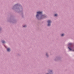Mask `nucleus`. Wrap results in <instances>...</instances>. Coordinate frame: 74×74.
<instances>
[{
	"label": "nucleus",
	"mask_w": 74,
	"mask_h": 74,
	"mask_svg": "<svg viewBox=\"0 0 74 74\" xmlns=\"http://www.w3.org/2000/svg\"><path fill=\"white\" fill-rule=\"evenodd\" d=\"M64 34H62L61 35V36H64Z\"/></svg>",
	"instance_id": "7"
},
{
	"label": "nucleus",
	"mask_w": 74,
	"mask_h": 74,
	"mask_svg": "<svg viewBox=\"0 0 74 74\" xmlns=\"http://www.w3.org/2000/svg\"><path fill=\"white\" fill-rule=\"evenodd\" d=\"M2 42H3V43H4L5 42V41H2Z\"/></svg>",
	"instance_id": "8"
},
{
	"label": "nucleus",
	"mask_w": 74,
	"mask_h": 74,
	"mask_svg": "<svg viewBox=\"0 0 74 74\" xmlns=\"http://www.w3.org/2000/svg\"><path fill=\"white\" fill-rule=\"evenodd\" d=\"M5 47H6L5 46Z\"/></svg>",
	"instance_id": "12"
},
{
	"label": "nucleus",
	"mask_w": 74,
	"mask_h": 74,
	"mask_svg": "<svg viewBox=\"0 0 74 74\" xmlns=\"http://www.w3.org/2000/svg\"><path fill=\"white\" fill-rule=\"evenodd\" d=\"M68 48L70 51H72V49L71 48H70V47H68Z\"/></svg>",
	"instance_id": "5"
},
{
	"label": "nucleus",
	"mask_w": 74,
	"mask_h": 74,
	"mask_svg": "<svg viewBox=\"0 0 74 74\" xmlns=\"http://www.w3.org/2000/svg\"><path fill=\"white\" fill-rule=\"evenodd\" d=\"M69 45H73V44L72 43H69Z\"/></svg>",
	"instance_id": "4"
},
{
	"label": "nucleus",
	"mask_w": 74,
	"mask_h": 74,
	"mask_svg": "<svg viewBox=\"0 0 74 74\" xmlns=\"http://www.w3.org/2000/svg\"><path fill=\"white\" fill-rule=\"evenodd\" d=\"M23 27H26V25H24Z\"/></svg>",
	"instance_id": "9"
},
{
	"label": "nucleus",
	"mask_w": 74,
	"mask_h": 74,
	"mask_svg": "<svg viewBox=\"0 0 74 74\" xmlns=\"http://www.w3.org/2000/svg\"><path fill=\"white\" fill-rule=\"evenodd\" d=\"M54 16H58V15L56 14L54 15Z\"/></svg>",
	"instance_id": "6"
},
{
	"label": "nucleus",
	"mask_w": 74,
	"mask_h": 74,
	"mask_svg": "<svg viewBox=\"0 0 74 74\" xmlns=\"http://www.w3.org/2000/svg\"><path fill=\"white\" fill-rule=\"evenodd\" d=\"M42 12H37V14L36 16V18H38V16H39V15L42 14Z\"/></svg>",
	"instance_id": "1"
},
{
	"label": "nucleus",
	"mask_w": 74,
	"mask_h": 74,
	"mask_svg": "<svg viewBox=\"0 0 74 74\" xmlns=\"http://www.w3.org/2000/svg\"><path fill=\"white\" fill-rule=\"evenodd\" d=\"M42 17H44V16H43V15H42Z\"/></svg>",
	"instance_id": "10"
},
{
	"label": "nucleus",
	"mask_w": 74,
	"mask_h": 74,
	"mask_svg": "<svg viewBox=\"0 0 74 74\" xmlns=\"http://www.w3.org/2000/svg\"><path fill=\"white\" fill-rule=\"evenodd\" d=\"M46 56H47V54H46Z\"/></svg>",
	"instance_id": "11"
},
{
	"label": "nucleus",
	"mask_w": 74,
	"mask_h": 74,
	"mask_svg": "<svg viewBox=\"0 0 74 74\" xmlns=\"http://www.w3.org/2000/svg\"><path fill=\"white\" fill-rule=\"evenodd\" d=\"M7 51H10V48H8L7 49Z\"/></svg>",
	"instance_id": "3"
},
{
	"label": "nucleus",
	"mask_w": 74,
	"mask_h": 74,
	"mask_svg": "<svg viewBox=\"0 0 74 74\" xmlns=\"http://www.w3.org/2000/svg\"><path fill=\"white\" fill-rule=\"evenodd\" d=\"M47 22L48 23V26H50V25H51V24H50V23H51V21L50 20H49Z\"/></svg>",
	"instance_id": "2"
}]
</instances>
